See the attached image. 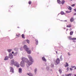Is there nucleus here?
Here are the masks:
<instances>
[{
    "instance_id": "nucleus-1",
    "label": "nucleus",
    "mask_w": 76,
    "mask_h": 76,
    "mask_svg": "<svg viewBox=\"0 0 76 76\" xmlns=\"http://www.w3.org/2000/svg\"><path fill=\"white\" fill-rule=\"evenodd\" d=\"M28 57L30 61H28H28L27 62L29 66H31L34 62L33 61V59L30 55H28Z\"/></svg>"
},
{
    "instance_id": "nucleus-2",
    "label": "nucleus",
    "mask_w": 76,
    "mask_h": 76,
    "mask_svg": "<svg viewBox=\"0 0 76 76\" xmlns=\"http://www.w3.org/2000/svg\"><path fill=\"white\" fill-rule=\"evenodd\" d=\"M21 60L22 61L25 62V61L26 63H27L28 61V59L25 57H22L21 58Z\"/></svg>"
},
{
    "instance_id": "nucleus-3",
    "label": "nucleus",
    "mask_w": 76,
    "mask_h": 76,
    "mask_svg": "<svg viewBox=\"0 0 76 76\" xmlns=\"http://www.w3.org/2000/svg\"><path fill=\"white\" fill-rule=\"evenodd\" d=\"M25 62L23 61H21L20 64V65L21 67H24L25 66Z\"/></svg>"
},
{
    "instance_id": "nucleus-4",
    "label": "nucleus",
    "mask_w": 76,
    "mask_h": 76,
    "mask_svg": "<svg viewBox=\"0 0 76 76\" xmlns=\"http://www.w3.org/2000/svg\"><path fill=\"white\" fill-rule=\"evenodd\" d=\"M60 59L58 58L56 61V63H55V65H57V64H58L59 63H60Z\"/></svg>"
},
{
    "instance_id": "nucleus-5",
    "label": "nucleus",
    "mask_w": 76,
    "mask_h": 76,
    "mask_svg": "<svg viewBox=\"0 0 76 76\" xmlns=\"http://www.w3.org/2000/svg\"><path fill=\"white\" fill-rule=\"evenodd\" d=\"M10 72H12V73H14V69L12 67H10Z\"/></svg>"
},
{
    "instance_id": "nucleus-6",
    "label": "nucleus",
    "mask_w": 76,
    "mask_h": 76,
    "mask_svg": "<svg viewBox=\"0 0 76 76\" xmlns=\"http://www.w3.org/2000/svg\"><path fill=\"white\" fill-rule=\"evenodd\" d=\"M14 66H15L17 67H19V64L17 62H15Z\"/></svg>"
},
{
    "instance_id": "nucleus-7",
    "label": "nucleus",
    "mask_w": 76,
    "mask_h": 76,
    "mask_svg": "<svg viewBox=\"0 0 76 76\" xmlns=\"http://www.w3.org/2000/svg\"><path fill=\"white\" fill-rule=\"evenodd\" d=\"M26 51L28 54H30L31 53V50H29V48L26 50Z\"/></svg>"
},
{
    "instance_id": "nucleus-8",
    "label": "nucleus",
    "mask_w": 76,
    "mask_h": 76,
    "mask_svg": "<svg viewBox=\"0 0 76 76\" xmlns=\"http://www.w3.org/2000/svg\"><path fill=\"white\" fill-rule=\"evenodd\" d=\"M23 48L26 51V50L29 48H28V47L26 45H24L23 46Z\"/></svg>"
},
{
    "instance_id": "nucleus-9",
    "label": "nucleus",
    "mask_w": 76,
    "mask_h": 76,
    "mask_svg": "<svg viewBox=\"0 0 76 76\" xmlns=\"http://www.w3.org/2000/svg\"><path fill=\"white\" fill-rule=\"evenodd\" d=\"M9 57L10 58H13V55L12 53H10L9 54Z\"/></svg>"
},
{
    "instance_id": "nucleus-10",
    "label": "nucleus",
    "mask_w": 76,
    "mask_h": 76,
    "mask_svg": "<svg viewBox=\"0 0 76 76\" xmlns=\"http://www.w3.org/2000/svg\"><path fill=\"white\" fill-rule=\"evenodd\" d=\"M15 64V61H14V60H12L11 61V64Z\"/></svg>"
},
{
    "instance_id": "nucleus-11",
    "label": "nucleus",
    "mask_w": 76,
    "mask_h": 76,
    "mask_svg": "<svg viewBox=\"0 0 76 76\" xmlns=\"http://www.w3.org/2000/svg\"><path fill=\"white\" fill-rule=\"evenodd\" d=\"M70 21L71 22H73L74 21V18H73V17L70 20Z\"/></svg>"
},
{
    "instance_id": "nucleus-12",
    "label": "nucleus",
    "mask_w": 76,
    "mask_h": 76,
    "mask_svg": "<svg viewBox=\"0 0 76 76\" xmlns=\"http://www.w3.org/2000/svg\"><path fill=\"white\" fill-rule=\"evenodd\" d=\"M64 66L65 67H68V66H69V64L67 63L66 62L65 65H64Z\"/></svg>"
},
{
    "instance_id": "nucleus-13",
    "label": "nucleus",
    "mask_w": 76,
    "mask_h": 76,
    "mask_svg": "<svg viewBox=\"0 0 76 76\" xmlns=\"http://www.w3.org/2000/svg\"><path fill=\"white\" fill-rule=\"evenodd\" d=\"M66 27L67 28H71V27H72V25L69 24V25H67L66 26Z\"/></svg>"
},
{
    "instance_id": "nucleus-14",
    "label": "nucleus",
    "mask_w": 76,
    "mask_h": 76,
    "mask_svg": "<svg viewBox=\"0 0 76 76\" xmlns=\"http://www.w3.org/2000/svg\"><path fill=\"white\" fill-rule=\"evenodd\" d=\"M9 59V57L7 56H6L5 57L4 59V60H7Z\"/></svg>"
},
{
    "instance_id": "nucleus-15",
    "label": "nucleus",
    "mask_w": 76,
    "mask_h": 76,
    "mask_svg": "<svg viewBox=\"0 0 76 76\" xmlns=\"http://www.w3.org/2000/svg\"><path fill=\"white\" fill-rule=\"evenodd\" d=\"M19 72L20 73H22V69L21 68H19Z\"/></svg>"
},
{
    "instance_id": "nucleus-16",
    "label": "nucleus",
    "mask_w": 76,
    "mask_h": 76,
    "mask_svg": "<svg viewBox=\"0 0 76 76\" xmlns=\"http://www.w3.org/2000/svg\"><path fill=\"white\" fill-rule=\"evenodd\" d=\"M42 59L43 61H47V60L45 59V58L44 57H42Z\"/></svg>"
},
{
    "instance_id": "nucleus-17",
    "label": "nucleus",
    "mask_w": 76,
    "mask_h": 76,
    "mask_svg": "<svg viewBox=\"0 0 76 76\" xmlns=\"http://www.w3.org/2000/svg\"><path fill=\"white\" fill-rule=\"evenodd\" d=\"M27 75L29 76H33L32 74H31V73H30L29 74L28 73L27 74Z\"/></svg>"
},
{
    "instance_id": "nucleus-18",
    "label": "nucleus",
    "mask_w": 76,
    "mask_h": 76,
    "mask_svg": "<svg viewBox=\"0 0 76 76\" xmlns=\"http://www.w3.org/2000/svg\"><path fill=\"white\" fill-rule=\"evenodd\" d=\"M65 1H64V0H62L61 1L62 4H64V3Z\"/></svg>"
},
{
    "instance_id": "nucleus-19",
    "label": "nucleus",
    "mask_w": 76,
    "mask_h": 76,
    "mask_svg": "<svg viewBox=\"0 0 76 76\" xmlns=\"http://www.w3.org/2000/svg\"><path fill=\"white\" fill-rule=\"evenodd\" d=\"M57 3H59V4H61V1H60V0H57Z\"/></svg>"
},
{
    "instance_id": "nucleus-20",
    "label": "nucleus",
    "mask_w": 76,
    "mask_h": 76,
    "mask_svg": "<svg viewBox=\"0 0 76 76\" xmlns=\"http://www.w3.org/2000/svg\"><path fill=\"white\" fill-rule=\"evenodd\" d=\"M7 51L9 53H10L12 51V49H8Z\"/></svg>"
},
{
    "instance_id": "nucleus-21",
    "label": "nucleus",
    "mask_w": 76,
    "mask_h": 76,
    "mask_svg": "<svg viewBox=\"0 0 76 76\" xmlns=\"http://www.w3.org/2000/svg\"><path fill=\"white\" fill-rule=\"evenodd\" d=\"M73 31H71L70 33V35H73Z\"/></svg>"
},
{
    "instance_id": "nucleus-22",
    "label": "nucleus",
    "mask_w": 76,
    "mask_h": 76,
    "mask_svg": "<svg viewBox=\"0 0 76 76\" xmlns=\"http://www.w3.org/2000/svg\"><path fill=\"white\" fill-rule=\"evenodd\" d=\"M16 37H20V34H17L16 35Z\"/></svg>"
},
{
    "instance_id": "nucleus-23",
    "label": "nucleus",
    "mask_w": 76,
    "mask_h": 76,
    "mask_svg": "<svg viewBox=\"0 0 76 76\" xmlns=\"http://www.w3.org/2000/svg\"><path fill=\"white\" fill-rule=\"evenodd\" d=\"M68 9L69 10H71L72 8V7L69 6L68 7Z\"/></svg>"
},
{
    "instance_id": "nucleus-24",
    "label": "nucleus",
    "mask_w": 76,
    "mask_h": 76,
    "mask_svg": "<svg viewBox=\"0 0 76 76\" xmlns=\"http://www.w3.org/2000/svg\"><path fill=\"white\" fill-rule=\"evenodd\" d=\"M60 14L61 15H63L64 14V12H63V11H61V13H60Z\"/></svg>"
},
{
    "instance_id": "nucleus-25",
    "label": "nucleus",
    "mask_w": 76,
    "mask_h": 76,
    "mask_svg": "<svg viewBox=\"0 0 76 76\" xmlns=\"http://www.w3.org/2000/svg\"><path fill=\"white\" fill-rule=\"evenodd\" d=\"M22 37L23 38H25V35H24V34H22Z\"/></svg>"
},
{
    "instance_id": "nucleus-26",
    "label": "nucleus",
    "mask_w": 76,
    "mask_h": 76,
    "mask_svg": "<svg viewBox=\"0 0 76 76\" xmlns=\"http://www.w3.org/2000/svg\"><path fill=\"white\" fill-rule=\"evenodd\" d=\"M71 75H72V74H67L66 76H71Z\"/></svg>"
},
{
    "instance_id": "nucleus-27",
    "label": "nucleus",
    "mask_w": 76,
    "mask_h": 76,
    "mask_svg": "<svg viewBox=\"0 0 76 76\" xmlns=\"http://www.w3.org/2000/svg\"><path fill=\"white\" fill-rule=\"evenodd\" d=\"M38 43V40H36V45H37Z\"/></svg>"
},
{
    "instance_id": "nucleus-28",
    "label": "nucleus",
    "mask_w": 76,
    "mask_h": 76,
    "mask_svg": "<svg viewBox=\"0 0 76 76\" xmlns=\"http://www.w3.org/2000/svg\"><path fill=\"white\" fill-rule=\"evenodd\" d=\"M59 72L60 73H62V71L61 69H59Z\"/></svg>"
},
{
    "instance_id": "nucleus-29",
    "label": "nucleus",
    "mask_w": 76,
    "mask_h": 76,
    "mask_svg": "<svg viewBox=\"0 0 76 76\" xmlns=\"http://www.w3.org/2000/svg\"><path fill=\"white\" fill-rule=\"evenodd\" d=\"M14 50L15 51H18V48H15L14 49Z\"/></svg>"
},
{
    "instance_id": "nucleus-30",
    "label": "nucleus",
    "mask_w": 76,
    "mask_h": 76,
    "mask_svg": "<svg viewBox=\"0 0 76 76\" xmlns=\"http://www.w3.org/2000/svg\"><path fill=\"white\" fill-rule=\"evenodd\" d=\"M31 3H32V2H31V1H29V2H28V4H31Z\"/></svg>"
},
{
    "instance_id": "nucleus-31",
    "label": "nucleus",
    "mask_w": 76,
    "mask_h": 76,
    "mask_svg": "<svg viewBox=\"0 0 76 76\" xmlns=\"http://www.w3.org/2000/svg\"><path fill=\"white\" fill-rule=\"evenodd\" d=\"M71 39H72V40H76V38H72V39H71Z\"/></svg>"
},
{
    "instance_id": "nucleus-32",
    "label": "nucleus",
    "mask_w": 76,
    "mask_h": 76,
    "mask_svg": "<svg viewBox=\"0 0 76 76\" xmlns=\"http://www.w3.org/2000/svg\"><path fill=\"white\" fill-rule=\"evenodd\" d=\"M75 6V4H73L71 5L72 7H74Z\"/></svg>"
},
{
    "instance_id": "nucleus-33",
    "label": "nucleus",
    "mask_w": 76,
    "mask_h": 76,
    "mask_svg": "<svg viewBox=\"0 0 76 76\" xmlns=\"http://www.w3.org/2000/svg\"><path fill=\"white\" fill-rule=\"evenodd\" d=\"M72 11H66V13H70Z\"/></svg>"
},
{
    "instance_id": "nucleus-34",
    "label": "nucleus",
    "mask_w": 76,
    "mask_h": 76,
    "mask_svg": "<svg viewBox=\"0 0 76 76\" xmlns=\"http://www.w3.org/2000/svg\"><path fill=\"white\" fill-rule=\"evenodd\" d=\"M26 41H27V43H29V41L28 40H27Z\"/></svg>"
},
{
    "instance_id": "nucleus-35",
    "label": "nucleus",
    "mask_w": 76,
    "mask_h": 76,
    "mask_svg": "<svg viewBox=\"0 0 76 76\" xmlns=\"http://www.w3.org/2000/svg\"><path fill=\"white\" fill-rule=\"evenodd\" d=\"M67 70H69V67H67Z\"/></svg>"
},
{
    "instance_id": "nucleus-36",
    "label": "nucleus",
    "mask_w": 76,
    "mask_h": 76,
    "mask_svg": "<svg viewBox=\"0 0 76 76\" xmlns=\"http://www.w3.org/2000/svg\"><path fill=\"white\" fill-rule=\"evenodd\" d=\"M17 53H18V52H16L15 53L14 55H16V54H17Z\"/></svg>"
},
{
    "instance_id": "nucleus-37",
    "label": "nucleus",
    "mask_w": 76,
    "mask_h": 76,
    "mask_svg": "<svg viewBox=\"0 0 76 76\" xmlns=\"http://www.w3.org/2000/svg\"><path fill=\"white\" fill-rule=\"evenodd\" d=\"M37 69H35V72H37Z\"/></svg>"
},
{
    "instance_id": "nucleus-38",
    "label": "nucleus",
    "mask_w": 76,
    "mask_h": 76,
    "mask_svg": "<svg viewBox=\"0 0 76 76\" xmlns=\"http://www.w3.org/2000/svg\"><path fill=\"white\" fill-rule=\"evenodd\" d=\"M68 55H69V56H70V53H68Z\"/></svg>"
},
{
    "instance_id": "nucleus-39",
    "label": "nucleus",
    "mask_w": 76,
    "mask_h": 76,
    "mask_svg": "<svg viewBox=\"0 0 76 76\" xmlns=\"http://www.w3.org/2000/svg\"><path fill=\"white\" fill-rule=\"evenodd\" d=\"M72 68H75V66H72Z\"/></svg>"
},
{
    "instance_id": "nucleus-40",
    "label": "nucleus",
    "mask_w": 76,
    "mask_h": 76,
    "mask_svg": "<svg viewBox=\"0 0 76 76\" xmlns=\"http://www.w3.org/2000/svg\"><path fill=\"white\" fill-rule=\"evenodd\" d=\"M70 70H73V69H72V68H70Z\"/></svg>"
},
{
    "instance_id": "nucleus-41",
    "label": "nucleus",
    "mask_w": 76,
    "mask_h": 76,
    "mask_svg": "<svg viewBox=\"0 0 76 76\" xmlns=\"http://www.w3.org/2000/svg\"><path fill=\"white\" fill-rule=\"evenodd\" d=\"M74 15H76V13H74Z\"/></svg>"
},
{
    "instance_id": "nucleus-42",
    "label": "nucleus",
    "mask_w": 76,
    "mask_h": 76,
    "mask_svg": "<svg viewBox=\"0 0 76 76\" xmlns=\"http://www.w3.org/2000/svg\"><path fill=\"white\" fill-rule=\"evenodd\" d=\"M74 10H75V12H76V9H74Z\"/></svg>"
},
{
    "instance_id": "nucleus-43",
    "label": "nucleus",
    "mask_w": 76,
    "mask_h": 76,
    "mask_svg": "<svg viewBox=\"0 0 76 76\" xmlns=\"http://www.w3.org/2000/svg\"><path fill=\"white\" fill-rule=\"evenodd\" d=\"M69 38H71V37L70 36L69 37Z\"/></svg>"
},
{
    "instance_id": "nucleus-44",
    "label": "nucleus",
    "mask_w": 76,
    "mask_h": 76,
    "mask_svg": "<svg viewBox=\"0 0 76 76\" xmlns=\"http://www.w3.org/2000/svg\"><path fill=\"white\" fill-rule=\"evenodd\" d=\"M14 52H12V54H14Z\"/></svg>"
},
{
    "instance_id": "nucleus-45",
    "label": "nucleus",
    "mask_w": 76,
    "mask_h": 76,
    "mask_svg": "<svg viewBox=\"0 0 76 76\" xmlns=\"http://www.w3.org/2000/svg\"><path fill=\"white\" fill-rule=\"evenodd\" d=\"M71 30H72V29H71V28H70V29H69V31H71Z\"/></svg>"
},
{
    "instance_id": "nucleus-46",
    "label": "nucleus",
    "mask_w": 76,
    "mask_h": 76,
    "mask_svg": "<svg viewBox=\"0 0 76 76\" xmlns=\"http://www.w3.org/2000/svg\"><path fill=\"white\" fill-rule=\"evenodd\" d=\"M64 21H65V22H67V20H64Z\"/></svg>"
},
{
    "instance_id": "nucleus-47",
    "label": "nucleus",
    "mask_w": 76,
    "mask_h": 76,
    "mask_svg": "<svg viewBox=\"0 0 76 76\" xmlns=\"http://www.w3.org/2000/svg\"><path fill=\"white\" fill-rule=\"evenodd\" d=\"M68 30H69V29H66V31H67Z\"/></svg>"
},
{
    "instance_id": "nucleus-48",
    "label": "nucleus",
    "mask_w": 76,
    "mask_h": 76,
    "mask_svg": "<svg viewBox=\"0 0 76 76\" xmlns=\"http://www.w3.org/2000/svg\"><path fill=\"white\" fill-rule=\"evenodd\" d=\"M56 54H58L57 52V51H56Z\"/></svg>"
},
{
    "instance_id": "nucleus-49",
    "label": "nucleus",
    "mask_w": 76,
    "mask_h": 76,
    "mask_svg": "<svg viewBox=\"0 0 76 76\" xmlns=\"http://www.w3.org/2000/svg\"><path fill=\"white\" fill-rule=\"evenodd\" d=\"M74 69H76V67H75V68Z\"/></svg>"
},
{
    "instance_id": "nucleus-50",
    "label": "nucleus",
    "mask_w": 76,
    "mask_h": 76,
    "mask_svg": "<svg viewBox=\"0 0 76 76\" xmlns=\"http://www.w3.org/2000/svg\"><path fill=\"white\" fill-rule=\"evenodd\" d=\"M74 76H76V75H74Z\"/></svg>"
},
{
    "instance_id": "nucleus-51",
    "label": "nucleus",
    "mask_w": 76,
    "mask_h": 76,
    "mask_svg": "<svg viewBox=\"0 0 76 76\" xmlns=\"http://www.w3.org/2000/svg\"><path fill=\"white\" fill-rule=\"evenodd\" d=\"M70 0V1H73V0Z\"/></svg>"
},
{
    "instance_id": "nucleus-52",
    "label": "nucleus",
    "mask_w": 76,
    "mask_h": 76,
    "mask_svg": "<svg viewBox=\"0 0 76 76\" xmlns=\"http://www.w3.org/2000/svg\"><path fill=\"white\" fill-rule=\"evenodd\" d=\"M18 28H19V27H18Z\"/></svg>"
},
{
    "instance_id": "nucleus-53",
    "label": "nucleus",
    "mask_w": 76,
    "mask_h": 76,
    "mask_svg": "<svg viewBox=\"0 0 76 76\" xmlns=\"http://www.w3.org/2000/svg\"><path fill=\"white\" fill-rule=\"evenodd\" d=\"M62 76H64V75H63Z\"/></svg>"
},
{
    "instance_id": "nucleus-54",
    "label": "nucleus",
    "mask_w": 76,
    "mask_h": 76,
    "mask_svg": "<svg viewBox=\"0 0 76 76\" xmlns=\"http://www.w3.org/2000/svg\"><path fill=\"white\" fill-rule=\"evenodd\" d=\"M57 76H59L58 75Z\"/></svg>"
}]
</instances>
